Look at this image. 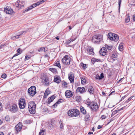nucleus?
<instances>
[{
	"label": "nucleus",
	"mask_w": 135,
	"mask_h": 135,
	"mask_svg": "<svg viewBox=\"0 0 135 135\" xmlns=\"http://www.w3.org/2000/svg\"><path fill=\"white\" fill-rule=\"evenodd\" d=\"M36 107V105L34 102H31L29 103L28 108L30 113L34 114L35 113Z\"/></svg>",
	"instance_id": "obj_1"
},
{
	"label": "nucleus",
	"mask_w": 135,
	"mask_h": 135,
	"mask_svg": "<svg viewBox=\"0 0 135 135\" xmlns=\"http://www.w3.org/2000/svg\"><path fill=\"white\" fill-rule=\"evenodd\" d=\"M79 111L77 109H73L69 110L68 115L70 117H76L79 114Z\"/></svg>",
	"instance_id": "obj_2"
},
{
	"label": "nucleus",
	"mask_w": 135,
	"mask_h": 135,
	"mask_svg": "<svg viewBox=\"0 0 135 135\" xmlns=\"http://www.w3.org/2000/svg\"><path fill=\"white\" fill-rule=\"evenodd\" d=\"M102 40V36L101 35H95L92 38V41L94 43L99 44Z\"/></svg>",
	"instance_id": "obj_3"
},
{
	"label": "nucleus",
	"mask_w": 135,
	"mask_h": 135,
	"mask_svg": "<svg viewBox=\"0 0 135 135\" xmlns=\"http://www.w3.org/2000/svg\"><path fill=\"white\" fill-rule=\"evenodd\" d=\"M61 61L64 64L69 65L71 61V59L69 56L66 55L62 58Z\"/></svg>",
	"instance_id": "obj_4"
},
{
	"label": "nucleus",
	"mask_w": 135,
	"mask_h": 135,
	"mask_svg": "<svg viewBox=\"0 0 135 135\" xmlns=\"http://www.w3.org/2000/svg\"><path fill=\"white\" fill-rule=\"evenodd\" d=\"M42 2L41 1H39L38 2L36 3L33 4L32 5L30 6L29 7L26 8L24 9L23 10V12L25 13L31 10L33 8L35 7L36 6H38L40 4L42 3Z\"/></svg>",
	"instance_id": "obj_5"
},
{
	"label": "nucleus",
	"mask_w": 135,
	"mask_h": 135,
	"mask_svg": "<svg viewBox=\"0 0 135 135\" xmlns=\"http://www.w3.org/2000/svg\"><path fill=\"white\" fill-rule=\"evenodd\" d=\"M108 36V38L111 40L117 41L118 40V36L117 34L115 33H109Z\"/></svg>",
	"instance_id": "obj_6"
},
{
	"label": "nucleus",
	"mask_w": 135,
	"mask_h": 135,
	"mask_svg": "<svg viewBox=\"0 0 135 135\" xmlns=\"http://www.w3.org/2000/svg\"><path fill=\"white\" fill-rule=\"evenodd\" d=\"M28 92L31 96L33 97L36 93V88L35 86H31L28 90Z\"/></svg>",
	"instance_id": "obj_7"
},
{
	"label": "nucleus",
	"mask_w": 135,
	"mask_h": 135,
	"mask_svg": "<svg viewBox=\"0 0 135 135\" xmlns=\"http://www.w3.org/2000/svg\"><path fill=\"white\" fill-rule=\"evenodd\" d=\"M18 104L20 108L21 109L24 108L26 105L25 100L23 98H21L18 101Z\"/></svg>",
	"instance_id": "obj_8"
},
{
	"label": "nucleus",
	"mask_w": 135,
	"mask_h": 135,
	"mask_svg": "<svg viewBox=\"0 0 135 135\" xmlns=\"http://www.w3.org/2000/svg\"><path fill=\"white\" fill-rule=\"evenodd\" d=\"M89 105L90 108L94 111H96L99 108L98 105L97 103L91 102V103Z\"/></svg>",
	"instance_id": "obj_9"
},
{
	"label": "nucleus",
	"mask_w": 135,
	"mask_h": 135,
	"mask_svg": "<svg viewBox=\"0 0 135 135\" xmlns=\"http://www.w3.org/2000/svg\"><path fill=\"white\" fill-rule=\"evenodd\" d=\"M22 127L21 123H19L15 127V131L16 133H18L21 130Z\"/></svg>",
	"instance_id": "obj_10"
},
{
	"label": "nucleus",
	"mask_w": 135,
	"mask_h": 135,
	"mask_svg": "<svg viewBox=\"0 0 135 135\" xmlns=\"http://www.w3.org/2000/svg\"><path fill=\"white\" fill-rule=\"evenodd\" d=\"M25 4L24 1L20 0L17 1L15 4L16 7L18 8H20L21 7L23 6Z\"/></svg>",
	"instance_id": "obj_11"
},
{
	"label": "nucleus",
	"mask_w": 135,
	"mask_h": 135,
	"mask_svg": "<svg viewBox=\"0 0 135 135\" xmlns=\"http://www.w3.org/2000/svg\"><path fill=\"white\" fill-rule=\"evenodd\" d=\"M100 54L102 56H105L107 53V51L106 49L104 47H102L99 51Z\"/></svg>",
	"instance_id": "obj_12"
},
{
	"label": "nucleus",
	"mask_w": 135,
	"mask_h": 135,
	"mask_svg": "<svg viewBox=\"0 0 135 135\" xmlns=\"http://www.w3.org/2000/svg\"><path fill=\"white\" fill-rule=\"evenodd\" d=\"M4 11L7 14H12L13 12L12 9L8 6L6 7L5 8H4Z\"/></svg>",
	"instance_id": "obj_13"
},
{
	"label": "nucleus",
	"mask_w": 135,
	"mask_h": 135,
	"mask_svg": "<svg viewBox=\"0 0 135 135\" xmlns=\"http://www.w3.org/2000/svg\"><path fill=\"white\" fill-rule=\"evenodd\" d=\"M65 95L67 98H70L73 95L72 92L69 90L66 91L65 93Z\"/></svg>",
	"instance_id": "obj_14"
},
{
	"label": "nucleus",
	"mask_w": 135,
	"mask_h": 135,
	"mask_svg": "<svg viewBox=\"0 0 135 135\" xmlns=\"http://www.w3.org/2000/svg\"><path fill=\"white\" fill-rule=\"evenodd\" d=\"M76 91L77 92H80L81 93L85 92L86 91L85 90V88L84 87H78L76 89Z\"/></svg>",
	"instance_id": "obj_15"
},
{
	"label": "nucleus",
	"mask_w": 135,
	"mask_h": 135,
	"mask_svg": "<svg viewBox=\"0 0 135 135\" xmlns=\"http://www.w3.org/2000/svg\"><path fill=\"white\" fill-rule=\"evenodd\" d=\"M43 82L44 84L45 85H48L50 83L49 78L47 77L44 78L43 79Z\"/></svg>",
	"instance_id": "obj_16"
},
{
	"label": "nucleus",
	"mask_w": 135,
	"mask_h": 135,
	"mask_svg": "<svg viewBox=\"0 0 135 135\" xmlns=\"http://www.w3.org/2000/svg\"><path fill=\"white\" fill-rule=\"evenodd\" d=\"M17 105L15 104H13L11 108V109L10 110L13 113L15 112L17 110Z\"/></svg>",
	"instance_id": "obj_17"
},
{
	"label": "nucleus",
	"mask_w": 135,
	"mask_h": 135,
	"mask_svg": "<svg viewBox=\"0 0 135 135\" xmlns=\"http://www.w3.org/2000/svg\"><path fill=\"white\" fill-rule=\"evenodd\" d=\"M54 82L59 84L61 81L60 78L59 76L57 75H56L55 76L54 79Z\"/></svg>",
	"instance_id": "obj_18"
},
{
	"label": "nucleus",
	"mask_w": 135,
	"mask_h": 135,
	"mask_svg": "<svg viewBox=\"0 0 135 135\" xmlns=\"http://www.w3.org/2000/svg\"><path fill=\"white\" fill-rule=\"evenodd\" d=\"M69 79L71 83H74V77L73 74L71 73L69 75Z\"/></svg>",
	"instance_id": "obj_19"
},
{
	"label": "nucleus",
	"mask_w": 135,
	"mask_h": 135,
	"mask_svg": "<svg viewBox=\"0 0 135 135\" xmlns=\"http://www.w3.org/2000/svg\"><path fill=\"white\" fill-rule=\"evenodd\" d=\"M55 96L54 95H53L49 97L48 99L47 104H50L51 102L53 101L54 99L55 98Z\"/></svg>",
	"instance_id": "obj_20"
},
{
	"label": "nucleus",
	"mask_w": 135,
	"mask_h": 135,
	"mask_svg": "<svg viewBox=\"0 0 135 135\" xmlns=\"http://www.w3.org/2000/svg\"><path fill=\"white\" fill-rule=\"evenodd\" d=\"M50 93V92L48 88H47L45 90L44 95V97L46 98L47 96Z\"/></svg>",
	"instance_id": "obj_21"
},
{
	"label": "nucleus",
	"mask_w": 135,
	"mask_h": 135,
	"mask_svg": "<svg viewBox=\"0 0 135 135\" xmlns=\"http://www.w3.org/2000/svg\"><path fill=\"white\" fill-rule=\"evenodd\" d=\"M88 91L89 92L90 94H93L94 93V89L91 86L89 87L88 90Z\"/></svg>",
	"instance_id": "obj_22"
},
{
	"label": "nucleus",
	"mask_w": 135,
	"mask_h": 135,
	"mask_svg": "<svg viewBox=\"0 0 135 135\" xmlns=\"http://www.w3.org/2000/svg\"><path fill=\"white\" fill-rule=\"evenodd\" d=\"M26 33V32L25 31H23L22 32V33L20 35H17L15 36H14L12 38L13 39H16L19 38L21 37V35L23 34V33Z\"/></svg>",
	"instance_id": "obj_23"
},
{
	"label": "nucleus",
	"mask_w": 135,
	"mask_h": 135,
	"mask_svg": "<svg viewBox=\"0 0 135 135\" xmlns=\"http://www.w3.org/2000/svg\"><path fill=\"white\" fill-rule=\"evenodd\" d=\"M104 77V76L103 74V73H102L100 74V76H96L95 78L97 79H99V80H100L103 78Z\"/></svg>",
	"instance_id": "obj_24"
},
{
	"label": "nucleus",
	"mask_w": 135,
	"mask_h": 135,
	"mask_svg": "<svg viewBox=\"0 0 135 135\" xmlns=\"http://www.w3.org/2000/svg\"><path fill=\"white\" fill-rule=\"evenodd\" d=\"M93 48H89L87 49V52L89 54H91L92 55H93L94 53V52L93 51Z\"/></svg>",
	"instance_id": "obj_25"
},
{
	"label": "nucleus",
	"mask_w": 135,
	"mask_h": 135,
	"mask_svg": "<svg viewBox=\"0 0 135 135\" xmlns=\"http://www.w3.org/2000/svg\"><path fill=\"white\" fill-rule=\"evenodd\" d=\"M81 83L83 84H85L86 83V80L84 77H81Z\"/></svg>",
	"instance_id": "obj_26"
},
{
	"label": "nucleus",
	"mask_w": 135,
	"mask_h": 135,
	"mask_svg": "<svg viewBox=\"0 0 135 135\" xmlns=\"http://www.w3.org/2000/svg\"><path fill=\"white\" fill-rule=\"evenodd\" d=\"M80 111L83 114H85L86 113V111L84 108L83 107H82L80 108Z\"/></svg>",
	"instance_id": "obj_27"
},
{
	"label": "nucleus",
	"mask_w": 135,
	"mask_h": 135,
	"mask_svg": "<svg viewBox=\"0 0 135 135\" xmlns=\"http://www.w3.org/2000/svg\"><path fill=\"white\" fill-rule=\"evenodd\" d=\"M55 66L58 67L60 68H61V66L60 63L59 61H57L55 64Z\"/></svg>",
	"instance_id": "obj_28"
},
{
	"label": "nucleus",
	"mask_w": 135,
	"mask_h": 135,
	"mask_svg": "<svg viewBox=\"0 0 135 135\" xmlns=\"http://www.w3.org/2000/svg\"><path fill=\"white\" fill-rule=\"evenodd\" d=\"M49 70L53 73H56L57 72V70L54 68H50Z\"/></svg>",
	"instance_id": "obj_29"
},
{
	"label": "nucleus",
	"mask_w": 135,
	"mask_h": 135,
	"mask_svg": "<svg viewBox=\"0 0 135 135\" xmlns=\"http://www.w3.org/2000/svg\"><path fill=\"white\" fill-rule=\"evenodd\" d=\"M62 85H63L64 87L67 88L68 87V83L65 81H62Z\"/></svg>",
	"instance_id": "obj_30"
},
{
	"label": "nucleus",
	"mask_w": 135,
	"mask_h": 135,
	"mask_svg": "<svg viewBox=\"0 0 135 135\" xmlns=\"http://www.w3.org/2000/svg\"><path fill=\"white\" fill-rule=\"evenodd\" d=\"M75 100L77 101H80L81 100V97L79 96H76L75 98Z\"/></svg>",
	"instance_id": "obj_31"
},
{
	"label": "nucleus",
	"mask_w": 135,
	"mask_h": 135,
	"mask_svg": "<svg viewBox=\"0 0 135 135\" xmlns=\"http://www.w3.org/2000/svg\"><path fill=\"white\" fill-rule=\"evenodd\" d=\"M45 48L44 47H42L40 48L38 50V51L40 52H42L45 51Z\"/></svg>",
	"instance_id": "obj_32"
},
{
	"label": "nucleus",
	"mask_w": 135,
	"mask_h": 135,
	"mask_svg": "<svg viewBox=\"0 0 135 135\" xmlns=\"http://www.w3.org/2000/svg\"><path fill=\"white\" fill-rule=\"evenodd\" d=\"M54 121H51V122H50L49 124V127H53L54 126Z\"/></svg>",
	"instance_id": "obj_33"
},
{
	"label": "nucleus",
	"mask_w": 135,
	"mask_h": 135,
	"mask_svg": "<svg viewBox=\"0 0 135 135\" xmlns=\"http://www.w3.org/2000/svg\"><path fill=\"white\" fill-rule=\"evenodd\" d=\"M45 132L44 130H41L39 133V135H44Z\"/></svg>",
	"instance_id": "obj_34"
},
{
	"label": "nucleus",
	"mask_w": 135,
	"mask_h": 135,
	"mask_svg": "<svg viewBox=\"0 0 135 135\" xmlns=\"http://www.w3.org/2000/svg\"><path fill=\"white\" fill-rule=\"evenodd\" d=\"M105 48L106 49L107 48V49L108 50H110L112 49V47L110 46H108L107 45H105Z\"/></svg>",
	"instance_id": "obj_35"
},
{
	"label": "nucleus",
	"mask_w": 135,
	"mask_h": 135,
	"mask_svg": "<svg viewBox=\"0 0 135 135\" xmlns=\"http://www.w3.org/2000/svg\"><path fill=\"white\" fill-rule=\"evenodd\" d=\"M63 102L64 100H63L60 99L58 101L56 102V103H57L58 104H59L62 103Z\"/></svg>",
	"instance_id": "obj_36"
},
{
	"label": "nucleus",
	"mask_w": 135,
	"mask_h": 135,
	"mask_svg": "<svg viewBox=\"0 0 135 135\" xmlns=\"http://www.w3.org/2000/svg\"><path fill=\"white\" fill-rule=\"evenodd\" d=\"M59 124H60V127L61 129H62L63 128V123L61 121L59 122Z\"/></svg>",
	"instance_id": "obj_37"
},
{
	"label": "nucleus",
	"mask_w": 135,
	"mask_h": 135,
	"mask_svg": "<svg viewBox=\"0 0 135 135\" xmlns=\"http://www.w3.org/2000/svg\"><path fill=\"white\" fill-rule=\"evenodd\" d=\"M5 119L6 121H8L10 120V118L8 116H6L5 118Z\"/></svg>",
	"instance_id": "obj_38"
},
{
	"label": "nucleus",
	"mask_w": 135,
	"mask_h": 135,
	"mask_svg": "<svg viewBox=\"0 0 135 135\" xmlns=\"http://www.w3.org/2000/svg\"><path fill=\"white\" fill-rule=\"evenodd\" d=\"M81 65L82 66L83 68L84 69H85L86 68V64H84L83 63H81Z\"/></svg>",
	"instance_id": "obj_39"
},
{
	"label": "nucleus",
	"mask_w": 135,
	"mask_h": 135,
	"mask_svg": "<svg viewBox=\"0 0 135 135\" xmlns=\"http://www.w3.org/2000/svg\"><path fill=\"white\" fill-rule=\"evenodd\" d=\"M91 102H90L89 101V100H87V102H86V104L88 105V106H90V103H91Z\"/></svg>",
	"instance_id": "obj_40"
},
{
	"label": "nucleus",
	"mask_w": 135,
	"mask_h": 135,
	"mask_svg": "<svg viewBox=\"0 0 135 135\" xmlns=\"http://www.w3.org/2000/svg\"><path fill=\"white\" fill-rule=\"evenodd\" d=\"M122 0H119L118 1V5H119V9H120V5L121 4Z\"/></svg>",
	"instance_id": "obj_41"
},
{
	"label": "nucleus",
	"mask_w": 135,
	"mask_h": 135,
	"mask_svg": "<svg viewBox=\"0 0 135 135\" xmlns=\"http://www.w3.org/2000/svg\"><path fill=\"white\" fill-rule=\"evenodd\" d=\"M57 104H58L56 103V102L55 104H54L52 106V108H55L57 106Z\"/></svg>",
	"instance_id": "obj_42"
},
{
	"label": "nucleus",
	"mask_w": 135,
	"mask_h": 135,
	"mask_svg": "<svg viewBox=\"0 0 135 135\" xmlns=\"http://www.w3.org/2000/svg\"><path fill=\"white\" fill-rule=\"evenodd\" d=\"M122 48V46L121 45L120 46V45L119 46V50L120 51H122L123 50Z\"/></svg>",
	"instance_id": "obj_43"
},
{
	"label": "nucleus",
	"mask_w": 135,
	"mask_h": 135,
	"mask_svg": "<svg viewBox=\"0 0 135 135\" xmlns=\"http://www.w3.org/2000/svg\"><path fill=\"white\" fill-rule=\"evenodd\" d=\"M21 49L20 48L18 49L17 51V53L19 54H21L20 51H21Z\"/></svg>",
	"instance_id": "obj_44"
},
{
	"label": "nucleus",
	"mask_w": 135,
	"mask_h": 135,
	"mask_svg": "<svg viewBox=\"0 0 135 135\" xmlns=\"http://www.w3.org/2000/svg\"><path fill=\"white\" fill-rule=\"evenodd\" d=\"M133 97L132 96L131 97H130V98H129L126 101V103H127L128 102H129V101H130L131 100V99H132V98Z\"/></svg>",
	"instance_id": "obj_45"
},
{
	"label": "nucleus",
	"mask_w": 135,
	"mask_h": 135,
	"mask_svg": "<svg viewBox=\"0 0 135 135\" xmlns=\"http://www.w3.org/2000/svg\"><path fill=\"white\" fill-rule=\"evenodd\" d=\"M1 77L3 78H5L6 77V75L5 74H3L2 75Z\"/></svg>",
	"instance_id": "obj_46"
},
{
	"label": "nucleus",
	"mask_w": 135,
	"mask_h": 135,
	"mask_svg": "<svg viewBox=\"0 0 135 135\" xmlns=\"http://www.w3.org/2000/svg\"><path fill=\"white\" fill-rule=\"evenodd\" d=\"M101 118L103 119H105L106 118V116H105V115H103L101 116Z\"/></svg>",
	"instance_id": "obj_47"
},
{
	"label": "nucleus",
	"mask_w": 135,
	"mask_h": 135,
	"mask_svg": "<svg viewBox=\"0 0 135 135\" xmlns=\"http://www.w3.org/2000/svg\"><path fill=\"white\" fill-rule=\"evenodd\" d=\"M71 41H70V40H69L68 41H66L65 42V44L67 45H68L70 44V43L71 42Z\"/></svg>",
	"instance_id": "obj_48"
},
{
	"label": "nucleus",
	"mask_w": 135,
	"mask_h": 135,
	"mask_svg": "<svg viewBox=\"0 0 135 135\" xmlns=\"http://www.w3.org/2000/svg\"><path fill=\"white\" fill-rule=\"evenodd\" d=\"M89 117H90L89 115L88 114H87L85 116V119H88Z\"/></svg>",
	"instance_id": "obj_49"
},
{
	"label": "nucleus",
	"mask_w": 135,
	"mask_h": 135,
	"mask_svg": "<svg viewBox=\"0 0 135 135\" xmlns=\"http://www.w3.org/2000/svg\"><path fill=\"white\" fill-rule=\"evenodd\" d=\"M129 20L130 19L128 17L126 18L125 20V21L127 23L129 21Z\"/></svg>",
	"instance_id": "obj_50"
},
{
	"label": "nucleus",
	"mask_w": 135,
	"mask_h": 135,
	"mask_svg": "<svg viewBox=\"0 0 135 135\" xmlns=\"http://www.w3.org/2000/svg\"><path fill=\"white\" fill-rule=\"evenodd\" d=\"M91 60L93 62H96V58H93L91 59Z\"/></svg>",
	"instance_id": "obj_51"
},
{
	"label": "nucleus",
	"mask_w": 135,
	"mask_h": 135,
	"mask_svg": "<svg viewBox=\"0 0 135 135\" xmlns=\"http://www.w3.org/2000/svg\"><path fill=\"white\" fill-rule=\"evenodd\" d=\"M96 62H101V60L100 59H96Z\"/></svg>",
	"instance_id": "obj_52"
},
{
	"label": "nucleus",
	"mask_w": 135,
	"mask_h": 135,
	"mask_svg": "<svg viewBox=\"0 0 135 135\" xmlns=\"http://www.w3.org/2000/svg\"><path fill=\"white\" fill-rule=\"evenodd\" d=\"M19 54L17 53L15 54L12 57V59L13 57L17 56Z\"/></svg>",
	"instance_id": "obj_53"
},
{
	"label": "nucleus",
	"mask_w": 135,
	"mask_h": 135,
	"mask_svg": "<svg viewBox=\"0 0 135 135\" xmlns=\"http://www.w3.org/2000/svg\"><path fill=\"white\" fill-rule=\"evenodd\" d=\"M2 104L0 102V111H2Z\"/></svg>",
	"instance_id": "obj_54"
},
{
	"label": "nucleus",
	"mask_w": 135,
	"mask_h": 135,
	"mask_svg": "<svg viewBox=\"0 0 135 135\" xmlns=\"http://www.w3.org/2000/svg\"><path fill=\"white\" fill-rule=\"evenodd\" d=\"M102 126H101L100 125H99L98 126L97 128L98 129H100L101 128H102Z\"/></svg>",
	"instance_id": "obj_55"
},
{
	"label": "nucleus",
	"mask_w": 135,
	"mask_h": 135,
	"mask_svg": "<svg viewBox=\"0 0 135 135\" xmlns=\"http://www.w3.org/2000/svg\"><path fill=\"white\" fill-rule=\"evenodd\" d=\"M123 109V108H121V109H119L118 110H116L115 112H118V111H120V110H122Z\"/></svg>",
	"instance_id": "obj_56"
},
{
	"label": "nucleus",
	"mask_w": 135,
	"mask_h": 135,
	"mask_svg": "<svg viewBox=\"0 0 135 135\" xmlns=\"http://www.w3.org/2000/svg\"><path fill=\"white\" fill-rule=\"evenodd\" d=\"M117 55L115 54V55H114V54L112 55V57L113 58H115L117 56Z\"/></svg>",
	"instance_id": "obj_57"
},
{
	"label": "nucleus",
	"mask_w": 135,
	"mask_h": 135,
	"mask_svg": "<svg viewBox=\"0 0 135 135\" xmlns=\"http://www.w3.org/2000/svg\"><path fill=\"white\" fill-rule=\"evenodd\" d=\"M29 58H30L29 57H28V56H26L25 57V59L27 60H28L29 59Z\"/></svg>",
	"instance_id": "obj_58"
},
{
	"label": "nucleus",
	"mask_w": 135,
	"mask_h": 135,
	"mask_svg": "<svg viewBox=\"0 0 135 135\" xmlns=\"http://www.w3.org/2000/svg\"><path fill=\"white\" fill-rule=\"evenodd\" d=\"M75 39H76V38H75L74 39H71L70 40V41H71V42H72L73 41H74L75 40Z\"/></svg>",
	"instance_id": "obj_59"
},
{
	"label": "nucleus",
	"mask_w": 135,
	"mask_h": 135,
	"mask_svg": "<svg viewBox=\"0 0 135 135\" xmlns=\"http://www.w3.org/2000/svg\"><path fill=\"white\" fill-rule=\"evenodd\" d=\"M55 38L56 39H57V40H59V36H57L55 37Z\"/></svg>",
	"instance_id": "obj_60"
},
{
	"label": "nucleus",
	"mask_w": 135,
	"mask_h": 135,
	"mask_svg": "<svg viewBox=\"0 0 135 135\" xmlns=\"http://www.w3.org/2000/svg\"><path fill=\"white\" fill-rule=\"evenodd\" d=\"M133 20L135 21V15L133 16Z\"/></svg>",
	"instance_id": "obj_61"
},
{
	"label": "nucleus",
	"mask_w": 135,
	"mask_h": 135,
	"mask_svg": "<svg viewBox=\"0 0 135 135\" xmlns=\"http://www.w3.org/2000/svg\"><path fill=\"white\" fill-rule=\"evenodd\" d=\"M102 94L104 96L105 95V94L104 92H102Z\"/></svg>",
	"instance_id": "obj_62"
},
{
	"label": "nucleus",
	"mask_w": 135,
	"mask_h": 135,
	"mask_svg": "<svg viewBox=\"0 0 135 135\" xmlns=\"http://www.w3.org/2000/svg\"><path fill=\"white\" fill-rule=\"evenodd\" d=\"M0 135H4L3 133L2 132H0Z\"/></svg>",
	"instance_id": "obj_63"
},
{
	"label": "nucleus",
	"mask_w": 135,
	"mask_h": 135,
	"mask_svg": "<svg viewBox=\"0 0 135 135\" xmlns=\"http://www.w3.org/2000/svg\"><path fill=\"white\" fill-rule=\"evenodd\" d=\"M93 134V132H90L88 133L89 134Z\"/></svg>",
	"instance_id": "obj_64"
}]
</instances>
